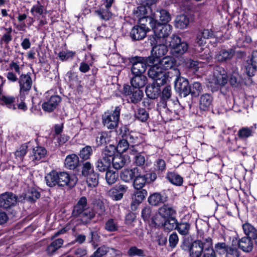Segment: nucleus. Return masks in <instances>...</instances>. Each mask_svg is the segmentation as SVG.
Wrapping results in <instances>:
<instances>
[{
    "label": "nucleus",
    "instance_id": "5",
    "mask_svg": "<svg viewBox=\"0 0 257 257\" xmlns=\"http://www.w3.org/2000/svg\"><path fill=\"white\" fill-rule=\"evenodd\" d=\"M149 66L151 67L148 71L149 77L154 80L157 85H163L166 83L168 80L167 74L158 63Z\"/></svg>",
    "mask_w": 257,
    "mask_h": 257
},
{
    "label": "nucleus",
    "instance_id": "50",
    "mask_svg": "<svg viewBox=\"0 0 257 257\" xmlns=\"http://www.w3.org/2000/svg\"><path fill=\"white\" fill-rule=\"evenodd\" d=\"M190 224L187 222L181 221L178 223L176 229L181 235H187L189 233Z\"/></svg>",
    "mask_w": 257,
    "mask_h": 257
},
{
    "label": "nucleus",
    "instance_id": "9",
    "mask_svg": "<svg viewBox=\"0 0 257 257\" xmlns=\"http://www.w3.org/2000/svg\"><path fill=\"white\" fill-rule=\"evenodd\" d=\"M169 43V46L174 54L182 55L188 50V44L185 42H181L180 38L177 36L173 35Z\"/></svg>",
    "mask_w": 257,
    "mask_h": 257
},
{
    "label": "nucleus",
    "instance_id": "56",
    "mask_svg": "<svg viewBox=\"0 0 257 257\" xmlns=\"http://www.w3.org/2000/svg\"><path fill=\"white\" fill-rule=\"evenodd\" d=\"M44 10V6H42L39 2H38L37 4L32 7L31 10V13L34 17H38L43 15Z\"/></svg>",
    "mask_w": 257,
    "mask_h": 257
},
{
    "label": "nucleus",
    "instance_id": "38",
    "mask_svg": "<svg viewBox=\"0 0 257 257\" xmlns=\"http://www.w3.org/2000/svg\"><path fill=\"white\" fill-rule=\"evenodd\" d=\"M166 178L173 184L181 186L183 181V178L175 172H168Z\"/></svg>",
    "mask_w": 257,
    "mask_h": 257
},
{
    "label": "nucleus",
    "instance_id": "55",
    "mask_svg": "<svg viewBox=\"0 0 257 257\" xmlns=\"http://www.w3.org/2000/svg\"><path fill=\"white\" fill-rule=\"evenodd\" d=\"M92 154V149L91 147L87 146L82 148L79 153L80 158L83 160H86L90 158Z\"/></svg>",
    "mask_w": 257,
    "mask_h": 257
},
{
    "label": "nucleus",
    "instance_id": "24",
    "mask_svg": "<svg viewBox=\"0 0 257 257\" xmlns=\"http://www.w3.org/2000/svg\"><path fill=\"white\" fill-rule=\"evenodd\" d=\"M176 61L173 57L167 56L164 57L162 59L159 60L158 64L163 69V70H168L172 69L176 65Z\"/></svg>",
    "mask_w": 257,
    "mask_h": 257
},
{
    "label": "nucleus",
    "instance_id": "47",
    "mask_svg": "<svg viewBox=\"0 0 257 257\" xmlns=\"http://www.w3.org/2000/svg\"><path fill=\"white\" fill-rule=\"evenodd\" d=\"M202 86L200 83L198 82H194L189 85L190 94L192 97H197L201 92Z\"/></svg>",
    "mask_w": 257,
    "mask_h": 257
},
{
    "label": "nucleus",
    "instance_id": "45",
    "mask_svg": "<svg viewBox=\"0 0 257 257\" xmlns=\"http://www.w3.org/2000/svg\"><path fill=\"white\" fill-rule=\"evenodd\" d=\"M164 219L165 221L162 224V225L165 229L170 231L174 228L176 229L178 223L177 219L175 217H171Z\"/></svg>",
    "mask_w": 257,
    "mask_h": 257
},
{
    "label": "nucleus",
    "instance_id": "20",
    "mask_svg": "<svg viewBox=\"0 0 257 257\" xmlns=\"http://www.w3.org/2000/svg\"><path fill=\"white\" fill-rule=\"evenodd\" d=\"M172 89L170 86H165L162 90L160 100L157 105L159 109H165L167 106V101L171 98Z\"/></svg>",
    "mask_w": 257,
    "mask_h": 257
},
{
    "label": "nucleus",
    "instance_id": "37",
    "mask_svg": "<svg viewBox=\"0 0 257 257\" xmlns=\"http://www.w3.org/2000/svg\"><path fill=\"white\" fill-rule=\"evenodd\" d=\"M16 98L15 96L5 95H2L1 98V100L3 102V104L5 105L10 109L15 110L16 109L15 102Z\"/></svg>",
    "mask_w": 257,
    "mask_h": 257
},
{
    "label": "nucleus",
    "instance_id": "23",
    "mask_svg": "<svg viewBox=\"0 0 257 257\" xmlns=\"http://www.w3.org/2000/svg\"><path fill=\"white\" fill-rule=\"evenodd\" d=\"M147 78L143 74L134 75L131 79V83L132 86L135 88L143 87L147 83Z\"/></svg>",
    "mask_w": 257,
    "mask_h": 257
},
{
    "label": "nucleus",
    "instance_id": "48",
    "mask_svg": "<svg viewBox=\"0 0 257 257\" xmlns=\"http://www.w3.org/2000/svg\"><path fill=\"white\" fill-rule=\"evenodd\" d=\"M105 172V179L107 184L112 185L115 183L118 177V172L108 170Z\"/></svg>",
    "mask_w": 257,
    "mask_h": 257
},
{
    "label": "nucleus",
    "instance_id": "14",
    "mask_svg": "<svg viewBox=\"0 0 257 257\" xmlns=\"http://www.w3.org/2000/svg\"><path fill=\"white\" fill-rule=\"evenodd\" d=\"M215 37V33L211 29H203L198 32L196 35L195 43L198 46L205 44L206 40Z\"/></svg>",
    "mask_w": 257,
    "mask_h": 257
},
{
    "label": "nucleus",
    "instance_id": "34",
    "mask_svg": "<svg viewBox=\"0 0 257 257\" xmlns=\"http://www.w3.org/2000/svg\"><path fill=\"white\" fill-rule=\"evenodd\" d=\"M64 241L61 238H57L53 241L47 247L46 251L49 255H52L60 248L63 244Z\"/></svg>",
    "mask_w": 257,
    "mask_h": 257
},
{
    "label": "nucleus",
    "instance_id": "43",
    "mask_svg": "<svg viewBox=\"0 0 257 257\" xmlns=\"http://www.w3.org/2000/svg\"><path fill=\"white\" fill-rule=\"evenodd\" d=\"M134 116L141 122H146L149 118V114L145 108H139L135 112Z\"/></svg>",
    "mask_w": 257,
    "mask_h": 257
},
{
    "label": "nucleus",
    "instance_id": "52",
    "mask_svg": "<svg viewBox=\"0 0 257 257\" xmlns=\"http://www.w3.org/2000/svg\"><path fill=\"white\" fill-rule=\"evenodd\" d=\"M189 23V19L186 16L180 15L176 19V26L180 29H184L188 26Z\"/></svg>",
    "mask_w": 257,
    "mask_h": 257
},
{
    "label": "nucleus",
    "instance_id": "53",
    "mask_svg": "<svg viewBox=\"0 0 257 257\" xmlns=\"http://www.w3.org/2000/svg\"><path fill=\"white\" fill-rule=\"evenodd\" d=\"M95 13L101 19L105 21L108 20L111 17V13L109 9L106 8H100L99 10L95 11Z\"/></svg>",
    "mask_w": 257,
    "mask_h": 257
},
{
    "label": "nucleus",
    "instance_id": "61",
    "mask_svg": "<svg viewBox=\"0 0 257 257\" xmlns=\"http://www.w3.org/2000/svg\"><path fill=\"white\" fill-rule=\"evenodd\" d=\"M127 254L129 256H145L144 250L142 249L138 248L136 246H132L130 247L127 251Z\"/></svg>",
    "mask_w": 257,
    "mask_h": 257
},
{
    "label": "nucleus",
    "instance_id": "30",
    "mask_svg": "<svg viewBox=\"0 0 257 257\" xmlns=\"http://www.w3.org/2000/svg\"><path fill=\"white\" fill-rule=\"evenodd\" d=\"M161 85L154 84L149 85L146 88V93L147 96L152 99L157 98L160 93V86Z\"/></svg>",
    "mask_w": 257,
    "mask_h": 257
},
{
    "label": "nucleus",
    "instance_id": "6",
    "mask_svg": "<svg viewBox=\"0 0 257 257\" xmlns=\"http://www.w3.org/2000/svg\"><path fill=\"white\" fill-rule=\"evenodd\" d=\"M18 83L20 86L19 96L20 99L23 100L24 95H27L31 89L32 79L29 74H22L19 78Z\"/></svg>",
    "mask_w": 257,
    "mask_h": 257
},
{
    "label": "nucleus",
    "instance_id": "57",
    "mask_svg": "<svg viewBox=\"0 0 257 257\" xmlns=\"http://www.w3.org/2000/svg\"><path fill=\"white\" fill-rule=\"evenodd\" d=\"M110 140V135L106 132L101 133L96 138V142L98 145L105 144L109 142Z\"/></svg>",
    "mask_w": 257,
    "mask_h": 257
},
{
    "label": "nucleus",
    "instance_id": "33",
    "mask_svg": "<svg viewBox=\"0 0 257 257\" xmlns=\"http://www.w3.org/2000/svg\"><path fill=\"white\" fill-rule=\"evenodd\" d=\"M203 253V257H216L214 250L212 248V239L208 237L206 243L205 244L204 250Z\"/></svg>",
    "mask_w": 257,
    "mask_h": 257
},
{
    "label": "nucleus",
    "instance_id": "16",
    "mask_svg": "<svg viewBox=\"0 0 257 257\" xmlns=\"http://www.w3.org/2000/svg\"><path fill=\"white\" fill-rule=\"evenodd\" d=\"M147 195L148 192L146 189L137 190L134 192L133 201L131 203V207L132 210H135L138 205L144 200Z\"/></svg>",
    "mask_w": 257,
    "mask_h": 257
},
{
    "label": "nucleus",
    "instance_id": "32",
    "mask_svg": "<svg viewBox=\"0 0 257 257\" xmlns=\"http://www.w3.org/2000/svg\"><path fill=\"white\" fill-rule=\"evenodd\" d=\"M111 164L110 160L101 156L96 163V167L99 171L104 172L108 170Z\"/></svg>",
    "mask_w": 257,
    "mask_h": 257
},
{
    "label": "nucleus",
    "instance_id": "31",
    "mask_svg": "<svg viewBox=\"0 0 257 257\" xmlns=\"http://www.w3.org/2000/svg\"><path fill=\"white\" fill-rule=\"evenodd\" d=\"M159 214L164 219L173 217L172 216L176 213L175 210L172 206L165 204L159 209Z\"/></svg>",
    "mask_w": 257,
    "mask_h": 257
},
{
    "label": "nucleus",
    "instance_id": "28",
    "mask_svg": "<svg viewBox=\"0 0 257 257\" xmlns=\"http://www.w3.org/2000/svg\"><path fill=\"white\" fill-rule=\"evenodd\" d=\"M78 157L75 154H71L66 157L65 160V167L70 170H74L79 164Z\"/></svg>",
    "mask_w": 257,
    "mask_h": 257
},
{
    "label": "nucleus",
    "instance_id": "2",
    "mask_svg": "<svg viewBox=\"0 0 257 257\" xmlns=\"http://www.w3.org/2000/svg\"><path fill=\"white\" fill-rule=\"evenodd\" d=\"M150 41L151 45L154 46L151 51V56L146 57V60L150 65H152L158 63L160 58L168 52V48L164 43H156L155 40Z\"/></svg>",
    "mask_w": 257,
    "mask_h": 257
},
{
    "label": "nucleus",
    "instance_id": "19",
    "mask_svg": "<svg viewBox=\"0 0 257 257\" xmlns=\"http://www.w3.org/2000/svg\"><path fill=\"white\" fill-rule=\"evenodd\" d=\"M235 51L233 49H222L215 56V59L220 62H225L230 60L233 57Z\"/></svg>",
    "mask_w": 257,
    "mask_h": 257
},
{
    "label": "nucleus",
    "instance_id": "8",
    "mask_svg": "<svg viewBox=\"0 0 257 257\" xmlns=\"http://www.w3.org/2000/svg\"><path fill=\"white\" fill-rule=\"evenodd\" d=\"M130 62L132 64L131 70L133 75L143 74L146 70L147 65H150L147 62L146 57H132L130 59Z\"/></svg>",
    "mask_w": 257,
    "mask_h": 257
},
{
    "label": "nucleus",
    "instance_id": "10",
    "mask_svg": "<svg viewBox=\"0 0 257 257\" xmlns=\"http://www.w3.org/2000/svg\"><path fill=\"white\" fill-rule=\"evenodd\" d=\"M228 76L226 71L222 67H217L214 71L212 83L216 85V88L224 86L228 82Z\"/></svg>",
    "mask_w": 257,
    "mask_h": 257
},
{
    "label": "nucleus",
    "instance_id": "27",
    "mask_svg": "<svg viewBox=\"0 0 257 257\" xmlns=\"http://www.w3.org/2000/svg\"><path fill=\"white\" fill-rule=\"evenodd\" d=\"M212 97L207 93L201 96L199 99V107L201 110H207L212 104Z\"/></svg>",
    "mask_w": 257,
    "mask_h": 257
},
{
    "label": "nucleus",
    "instance_id": "62",
    "mask_svg": "<svg viewBox=\"0 0 257 257\" xmlns=\"http://www.w3.org/2000/svg\"><path fill=\"white\" fill-rule=\"evenodd\" d=\"M109 251V248L105 245H102L90 257H102Z\"/></svg>",
    "mask_w": 257,
    "mask_h": 257
},
{
    "label": "nucleus",
    "instance_id": "39",
    "mask_svg": "<svg viewBox=\"0 0 257 257\" xmlns=\"http://www.w3.org/2000/svg\"><path fill=\"white\" fill-rule=\"evenodd\" d=\"M150 8L147 7L145 6L141 5L135 8L133 11L134 18L138 20L143 17L147 16L148 10H150Z\"/></svg>",
    "mask_w": 257,
    "mask_h": 257
},
{
    "label": "nucleus",
    "instance_id": "63",
    "mask_svg": "<svg viewBox=\"0 0 257 257\" xmlns=\"http://www.w3.org/2000/svg\"><path fill=\"white\" fill-rule=\"evenodd\" d=\"M229 247L225 242H218L215 245L216 251L220 254H225Z\"/></svg>",
    "mask_w": 257,
    "mask_h": 257
},
{
    "label": "nucleus",
    "instance_id": "58",
    "mask_svg": "<svg viewBox=\"0 0 257 257\" xmlns=\"http://www.w3.org/2000/svg\"><path fill=\"white\" fill-rule=\"evenodd\" d=\"M94 208L96 213L99 216L103 215L105 212V207L104 203L100 200L95 201Z\"/></svg>",
    "mask_w": 257,
    "mask_h": 257
},
{
    "label": "nucleus",
    "instance_id": "7",
    "mask_svg": "<svg viewBox=\"0 0 257 257\" xmlns=\"http://www.w3.org/2000/svg\"><path fill=\"white\" fill-rule=\"evenodd\" d=\"M18 196L12 192H6L0 195V208L8 210L16 206Z\"/></svg>",
    "mask_w": 257,
    "mask_h": 257
},
{
    "label": "nucleus",
    "instance_id": "60",
    "mask_svg": "<svg viewBox=\"0 0 257 257\" xmlns=\"http://www.w3.org/2000/svg\"><path fill=\"white\" fill-rule=\"evenodd\" d=\"M116 151L119 153H121L126 151L128 148V144L125 139L120 140L115 147Z\"/></svg>",
    "mask_w": 257,
    "mask_h": 257
},
{
    "label": "nucleus",
    "instance_id": "49",
    "mask_svg": "<svg viewBox=\"0 0 257 257\" xmlns=\"http://www.w3.org/2000/svg\"><path fill=\"white\" fill-rule=\"evenodd\" d=\"M154 169L159 174L164 172L166 169V164L164 160L157 159L154 162Z\"/></svg>",
    "mask_w": 257,
    "mask_h": 257
},
{
    "label": "nucleus",
    "instance_id": "40",
    "mask_svg": "<svg viewBox=\"0 0 257 257\" xmlns=\"http://www.w3.org/2000/svg\"><path fill=\"white\" fill-rule=\"evenodd\" d=\"M242 228L244 233L247 235L246 237L250 238H254L257 233V230L251 224L247 222L242 225Z\"/></svg>",
    "mask_w": 257,
    "mask_h": 257
},
{
    "label": "nucleus",
    "instance_id": "11",
    "mask_svg": "<svg viewBox=\"0 0 257 257\" xmlns=\"http://www.w3.org/2000/svg\"><path fill=\"white\" fill-rule=\"evenodd\" d=\"M58 186L64 187L68 186L73 187L77 182V179L74 176H70L69 174L64 172H57Z\"/></svg>",
    "mask_w": 257,
    "mask_h": 257
},
{
    "label": "nucleus",
    "instance_id": "26",
    "mask_svg": "<svg viewBox=\"0 0 257 257\" xmlns=\"http://www.w3.org/2000/svg\"><path fill=\"white\" fill-rule=\"evenodd\" d=\"M127 159V156L122 155L120 154L115 155L111 161L113 167L116 170L121 169L125 165Z\"/></svg>",
    "mask_w": 257,
    "mask_h": 257
},
{
    "label": "nucleus",
    "instance_id": "18",
    "mask_svg": "<svg viewBox=\"0 0 257 257\" xmlns=\"http://www.w3.org/2000/svg\"><path fill=\"white\" fill-rule=\"evenodd\" d=\"M148 30L146 27L135 26L130 32V37L133 40H142L146 37Z\"/></svg>",
    "mask_w": 257,
    "mask_h": 257
},
{
    "label": "nucleus",
    "instance_id": "64",
    "mask_svg": "<svg viewBox=\"0 0 257 257\" xmlns=\"http://www.w3.org/2000/svg\"><path fill=\"white\" fill-rule=\"evenodd\" d=\"M108 194L113 200L115 201L120 200L123 197L122 195L118 192L114 187L110 189Z\"/></svg>",
    "mask_w": 257,
    "mask_h": 257
},
{
    "label": "nucleus",
    "instance_id": "44",
    "mask_svg": "<svg viewBox=\"0 0 257 257\" xmlns=\"http://www.w3.org/2000/svg\"><path fill=\"white\" fill-rule=\"evenodd\" d=\"M116 148L114 145H109L106 146L102 153L101 156L105 159L110 160V162L113 159V157L115 155V152Z\"/></svg>",
    "mask_w": 257,
    "mask_h": 257
},
{
    "label": "nucleus",
    "instance_id": "4",
    "mask_svg": "<svg viewBox=\"0 0 257 257\" xmlns=\"http://www.w3.org/2000/svg\"><path fill=\"white\" fill-rule=\"evenodd\" d=\"M154 35L150 40L156 41V43H165V38L171 33L172 27L167 24L157 23L153 27Z\"/></svg>",
    "mask_w": 257,
    "mask_h": 257
},
{
    "label": "nucleus",
    "instance_id": "1",
    "mask_svg": "<svg viewBox=\"0 0 257 257\" xmlns=\"http://www.w3.org/2000/svg\"><path fill=\"white\" fill-rule=\"evenodd\" d=\"M72 215L75 217H80L81 221L87 223L94 218L95 214L87 205L85 197H81L75 206H74Z\"/></svg>",
    "mask_w": 257,
    "mask_h": 257
},
{
    "label": "nucleus",
    "instance_id": "3",
    "mask_svg": "<svg viewBox=\"0 0 257 257\" xmlns=\"http://www.w3.org/2000/svg\"><path fill=\"white\" fill-rule=\"evenodd\" d=\"M121 108L116 106L112 111L105 112L102 115V122L108 129H114L118 124Z\"/></svg>",
    "mask_w": 257,
    "mask_h": 257
},
{
    "label": "nucleus",
    "instance_id": "35",
    "mask_svg": "<svg viewBox=\"0 0 257 257\" xmlns=\"http://www.w3.org/2000/svg\"><path fill=\"white\" fill-rule=\"evenodd\" d=\"M143 96L144 93L143 91L140 89L134 90L128 97L127 100L128 102L136 104L139 103L142 100Z\"/></svg>",
    "mask_w": 257,
    "mask_h": 257
},
{
    "label": "nucleus",
    "instance_id": "59",
    "mask_svg": "<svg viewBox=\"0 0 257 257\" xmlns=\"http://www.w3.org/2000/svg\"><path fill=\"white\" fill-rule=\"evenodd\" d=\"M93 168L89 162H86L83 164L81 173L83 176L86 177L94 172Z\"/></svg>",
    "mask_w": 257,
    "mask_h": 257
},
{
    "label": "nucleus",
    "instance_id": "42",
    "mask_svg": "<svg viewBox=\"0 0 257 257\" xmlns=\"http://www.w3.org/2000/svg\"><path fill=\"white\" fill-rule=\"evenodd\" d=\"M45 180L47 185L50 187H54L58 185L57 172L51 171L45 176Z\"/></svg>",
    "mask_w": 257,
    "mask_h": 257
},
{
    "label": "nucleus",
    "instance_id": "46",
    "mask_svg": "<svg viewBox=\"0 0 257 257\" xmlns=\"http://www.w3.org/2000/svg\"><path fill=\"white\" fill-rule=\"evenodd\" d=\"M252 126L243 127L237 133L238 138L241 140H246L252 135Z\"/></svg>",
    "mask_w": 257,
    "mask_h": 257
},
{
    "label": "nucleus",
    "instance_id": "41",
    "mask_svg": "<svg viewBox=\"0 0 257 257\" xmlns=\"http://www.w3.org/2000/svg\"><path fill=\"white\" fill-rule=\"evenodd\" d=\"M119 228L118 221L113 218H109L104 224V229L108 232L116 231Z\"/></svg>",
    "mask_w": 257,
    "mask_h": 257
},
{
    "label": "nucleus",
    "instance_id": "21",
    "mask_svg": "<svg viewBox=\"0 0 257 257\" xmlns=\"http://www.w3.org/2000/svg\"><path fill=\"white\" fill-rule=\"evenodd\" d=\"M138 171L140 169L137 167L132 169H127L122 170L120 174L121 180L125 182H130L138 175Z\"/></svg>",
    "mask_w": 257,
    "mask_h": 257
},
{
    "label": "nucleus",
    "instance_id": "29",
    "mask_svg": "<svg viewBox=\"0 0 257 257\" xmlns=\"http://www.w3.org/2000/svg\"><path fill=\"white\" fill-rule=\"evenodd\" d=\"M167 200V197L164 194L155 193L148 198L149 203L152 205H158Z\"/></svg>",
    "mask_w": 257,
    "mask_h": 257
},
{
    "label": "nucleus",
    "instance_id": "17",
    "mask_svg": "<svg viewBox=\"0 0 257 257\" xmlns=\"http://www.w3.org/2000/svg\"><path fill=\"white\" fill-rule=\"evenodd\" d=\"M61 100L58 95L52 96L47 101L44 102L42 105V109L47 112L53 111Z\"/></svg>",
    "mask_w": 257,
    "mask_h": 257
},
{
    "label": "nucleus",
    "instance_id": "22",
    "mask_svg": "<svg viewBox=\"0 0 257 257\" xmlns=\"http://www.w3.org/2000/svg\"><path fill=\"white\" fill-rule=\"evenodd\" d=\"M252 238L249 237H243L238 241V247L244 252H250L253 247Z\"/></svg>",
    "mask_w": 257,
    "mask_h": 257
},
{
    "label": "nucleus",
    "instance_id": "51",
    "mask_svg": "<svg viewBox=\"0 0 257 257\" xmlns=\"http://www.w3.org/2000/svg\"><path fill=\"white\" fill-rule=\"evenodd\" d=\"M86 182L90 187L96 186L98 184V175L94 172L90 174L86 177Z\"/></svg>",
    "mask_w": 257,
    "mask_h": 257
},
{
    "label": "nucleus",
    "instance_id": "15",
    "mask_svg": "<svg viewBox=\"0 0 257 257\" xmlns=\"http://www.w3.org/2000/svg\"><path fill=\"white\" fill-rule=\"evenodd\" d=\"M153 18L154 21L161 24H168L171 20V15L169 13L164 9L157 10L152 14Z\"/></svg>",
    "mask_w": 257,
    "mask_h": 257
},
{
    "label": "nucleus",
    "instance_id": "36",
    "mask_svg": "<svg viewBox=\"0 0 257 257\" xmlns=\"http://www.w3.org/2000/svg\"><path fill=\"white\" fill-rule=\"evenodd\" d=\"M47 150L42 147H36L33 149L32 157L33 160L39 161L46 157Z\"/></svg>",
    "mask_w": 257,
    "mask_h": 257
},
{
    "label": "nucleus",
    "instance_id": "12",
    "mask_svg": "<svg viewBox=\"0 0 257 257\" xmlns=\"http://www.w3.org/2000/svg\"><path fill=\"white\" fill-rule=\"evenodd\" d=\"M175 89L181 97H185L190 93L189 82L184 77L175 79Z\"/></svg>",
    "mask_w": 257,
    "mask_h": 257
},
{
    "label": "nucleus",
    "instance_id": "25",
    "mask_svg": "<svg viewBox=\"0 0 257 257\" xmlns=\"http://www.w3.org/2000/svg\"><path fill=\"white\" fill-rule=\"evenodd\" d=\"M148 177L146 175H142L140 170L138 171V175L134 177L133 186L136 190L142 189L147 181Z\"/></svg>",
    "mask_w": 257,
    "mask_h": 257
},
{
    "label": "nucleus",
    "instance_id": "13",
    "mask_svg": "<svg viewBox=\"0 0 257 257\" xmlns=\"http://www.w3.org/2000/svg\"><path fill=\"white\" fill-rule=\"evenodd\" d=\"M207 238L202 240H197L193 241L190 247L189 252L191 257H200L204 250L205 244L206 243Z\"/></svg>",
    "mask_w": 257,
    "mask_h": 257
},
{
    "label": "nucleus",
    "instance_id": "54",
    "mask_svg": "<svg viewBox=\"0 0 257 257\" xmlns=\"http://www.w3.org/2000/svg\"><path fill=\"white\" fill-rule=\"evenodd\" d=\"M139 24L140 25V26L146 27L147 23H148L150 25V27L152 28L154 27V25L157 23V22L154 21L153 18V16L151 17L146 16L140 18L138 20Z\"/></svg>",
    "mask_w": 257,
    "mask_h": 257
}]
</instances>
